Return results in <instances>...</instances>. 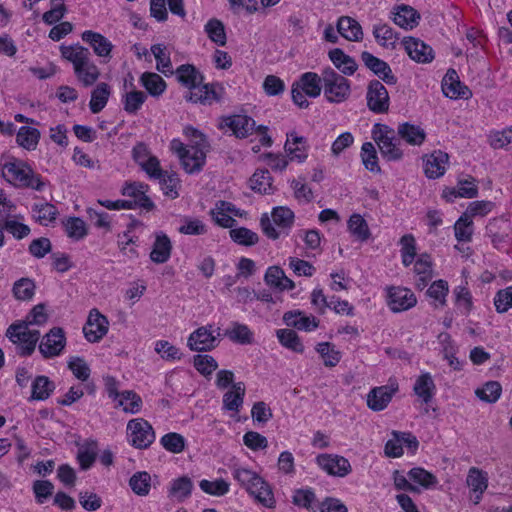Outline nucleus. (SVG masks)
Wrapping results in <instances>:
<instances>
[{
  "instance_id": "nucleus-64",
  "label": "nucleus",
  "mask_w": 512,
  "mask_h": 512,
  "mask_svg": "<svg viewBox=\"0 0 512 512\" xmlns=\"http://www.w3.org/2000/svg\"><path fill=\"white\" fill-rule=\"evenodd\" d=\"M494 306L498 313H505L512 308V286L500 289L494 297Z\"/></svg>"
},
{
  "instance_id": "nucleus-45",
  "label": "nucleus",
  "mask_w": 512,
  "mask_h": 512,
  "mask_svg": "<svg viewBox=\"0 0 512 512\" xmlns=\"http://www.w3.org/2000/svg\"><path fill=\"white\" fill-rule=\"evenodd\" d=\"M350 233L358 240L364 242L370 237V230L366 220L360 214H352L348 220Z\"/></svg>"
},
{
  "instance_id": "nucleus-24",
  "label": "nucleus",
  "mask_w": 512,
  "mask_h": 512,
  "mask_svg": "<svg viewBox=\"0 0 512 512\" xmlns=\"http://www.w3.org/2000/svg\"><path fill=\"white\" fill-rule=\"evenodd\" d=\"M246 388L243 382L234 383L223 395V409L238 413L243 406Z\"/></svg>"
},
{
  "instance_id": "nucleus-4",
  "label": "nucleus",
  "mask_w": 512,
  "mask_h": 512,
  "mask_svg": "<svg viewBox=\"0 0 512 512\" xmlns=\"http://www.w3.org/2000/svg\"><path fill=\"white\" fill-rule=\"evenodd\" d=\"M372 138L378 145L383 158L388 161H398L403 157L400 148V138L394 129L386 124L376 123L372 129Z\"/></svg>"
},
{
  "instance_id": "nucleus-20",
  "label": "nucleus",
  "mask_w": 512,
  "mask_h": 512,
  "mask_svg": "<svg viewBox=\"0 0 512 512\" xmlns=\"http://www.w3.org/2000/svg\"><path fill=\"white\" fill-rule=\"evenodd\" d=\"M403 45L409 57L418 63H430L434 59L432 47L417 38H404Z\"/></svg>"
},
{
  "instance_id": "nucleus-9",
  "label": "nucleus",
  "mask_w": 512,
  "mask_h": 512,
  "mask_svg": "<svg viewBox=\"0 0 512 512\" xmlns=\"http://www.w3.org/2000/svg\"><path fill=\"white\" fill-rule=\"evenodd\" d=\"M203 76L194 68V97L203 105H212L221 101L224 88L219 83L201 84Z\"/></svg>"
},
{
  "instance_id": "nucleus-60",
  "label": "nucleus",
  "mask_w": 512,
  "mask_h": 512,
  "mask_svg": "<svg viewBox=\"0 0 512 512\" xmlns=\"http://www.w3.org/2000/svg\"><path fill=\"white\" fill-rule=\"evenodd\" d=\"M316 351L321 355L326 367L336 366L340 359V352L335 350L334 346L329 342H321L316 346Z\"/></svg>"
},
{
  "instance_id": "nucleus-61",
  "label": "nucleus",
  "mask_w": 512,
  "mask_h": 512,
  "mask_svg": "<svg viewBox=\"0 0 512 512\" xmlns=\"http://www.w3.org/2000/svg\"><path fill=\"white\" fill-rule=\"evenodd\" d=\"M502 392V387L497 381H489L481 389L476 390V395L481 400L487 403L496 402Z\"/></svg>"
},
{
  "instance_id": "nucleus-8",
  "label": "nucleus",
  "mask_w": 512,
  "mask_h": 512,
  "mask_svg": "<svg viewBox=\"0 0 512 512\" xmlns=\"http://www.w3.org/2000/svg\"><path fill=\"white\" fill-rule=\"evenodd\" d=\"M130 444L138 449L149 447L155 440V432L148 421L142 418L132 419L127 424Z\"/></svg>"
},
{
  "instance_id": "nucleus-2",
  "label": "nucleus",
  "mask_w": 512,
  "mask_h": 512,
  "mask_svg": "<svg viewBox=\"0 0 512 512\" xmlns=\"http://www.w3.org/2000/svg\"><path fill=\"white\" fill-rule=\"evenodd\" d=\"M2 176L16 188L42 191L45 187L40 175L35 173L29 164L14 157L2 164Z\"/></svg>"
},
{
  "instance_id": "nucleus-56",
  "label": "nucleus",
  "mask_w": 512,
  "mask_h": 512,
  "mask_svg": "<svg viewBox=\"0 0 512 512\" xmlns=\"http://www.w3.org/2000/svg\"><path fill=\"white\" fill-rule=\"evenodd\" d=\"M231 239L242 246H253L258 243L259 237L257 233L246 227L231 228L229 231Z\"/></svg>"
},
{
  "instance_id": "nucleus-42",
  "label": "nucleus",
  "mask_w": 512,
  "mask_h": 512,
  "mask_svg": "<svg viewBox=\"0 0 512 512\" xmlns=\"http://www.w3.org/2000/svg\"><path fill=\"white\" fill-rule=\"evenodd\" d=\"M276 335L283 347L296 353L304 352V345L294 330L279 329L276 331Z\"/></svg>"
},
{
  "instance_id": "nucleus-6",
  "label": "nucleus",
  "mask_w": 512,
  "mask_h": 512,
  "mask_svg": "<svg viewBox=\"0 0 512 512\" xmlns=\"http://www.w3.org/2000/svg\"><path fill=\"white\" fill-rule=\"evenodd\" d=\"M6 337L17 345L18 353L21 356H29L35 350L40 332L37 329H31L27 323L19 322L8 327Z\"/></svg>"
},
{
  "instance_id": "nucleus-22",
  "label": "nucleus",
  "mask_w": 512,
  "mask_h": 512,
  "mask_svg": "<svg viewBox=\"0 0 512 512\" xmlns=\"http://www.w3.org/2000/svg\"><path fill=\"white\" fill-rule=\"evenodd\" d=\"M449 156L447 153L438 150L426 157L424 173L430 179H436L442 176L446 171V164Z\"/></svg>"
},
{
  "instance_id": "nucleus-13",
  "label": "nucleus",
  "mask_w": 512,
  "mask_h": 512,
  "mask_svg": "<svg viewBox=\"0 0 512 512\" xmlns=\"http://www.w3.org/2000/svg\"><path fill=\"white\" fill-rule=\"evenodd\" d=\"M109 321L97 309H92L88 315L86 324L83 327L85 338L95 343L100 341L108 332Z\"/></svg>"
},
{
  "instance_id": "nucleus-16",
  "label": "nucleus",
  "mask_w": 512,
  "mask_h": 512,
  "mask_svg": "<svg viewBox=\"0 0 512 512\" xmlns=\"http://www.w3.org/2000/svg\"><path fill=\"white\" fill-rule=\"evenodd\" d=\"M442 91L450 99H469L472 96L471 90L460 82L455 69H448L442 79Z\"/></svg>"
},
{
  "instance_id": "nucleus-53",
  "label": "nucleus",
  "mask_w": 512,
  "mask_h": 512,
  "mask_svg": "<svg viewBox=\"0 0 512 512\" xmlns=\"http://www.w3.org/2000/svg\"><path fill=\"white\" fill-rule=\"evenodd\" d=\"M373 35L378 44H380L381 46L394 48L397 36L394 30L389 25H374Z\"/></svg>"
},
{
  "instance_id": "nucleus-58",
  "label": "nucleus",
  "mask_w": 512,
  "mask_h": 512,
  "mask_svg": "<svg viewBox=\"0 0 512 512\" xmlns=\"http://www.w3.org/2000/svg\"><path fill=\"white\" fill-rule=\"evenodd\" d=\"M401 257L404 266H410L416 256V241L412 234H405L400 239Z\"/></svg>"
},
{
  "instance_id": "nucleus-18",
  "label": "nucleus",
  "mask_w": 512,
  "mask_h": 512,
  "mask_svg": "<svg viewBox=\"0 0 512 512\" xmlns=\"http://www.w3.org/2000/svg\"><path fill=\"white\" fill-rule=\"evenodd\" d=\"M397 391V383L375 387L367 394V406L373 411H382L388 406Z\"/></svg>"
},
{
  "instance_id": "nucleus-19",
  "label": "nucleus",
  "mask_w": 512,
  "mask_h": 512,
  "mask_svg": "<svg viewBox=\"0 0 512 512\" xmlns=\"http://www.w3.org/2000/svg\"><path fill=\"white\" fill-rule=\"evenodd\" d=\"M361 60L364 65L388 85H395L397 78L390 66L385 61L375 57L368 51L361 53Z\"/></svg>"
},
{
  "instance_id": "nucleus-51",
  "label": "nucleus",
  "mask_w": 512,
  "mask_h": 512,
  "mask_svg": "<svg viewBox=\"0 0 512 512\" xmlns=\"http://www.w3.org/2000/svg\"><path fill=\"white\" fill-rule=\"evenodd\" d=\"M361 159L365 168L373 173H380L376 149L371 142L363 143L361 147Z\"/></svg>"
},
{
  "instance_id": "nucleus-11",
  "label": "nucleus",
  "mask_w": 512,
  "mask_h": 512,
  "mask_svg": "<svg viewBox=\"0 0 512 512\" xmlns=\"http://www.w3.org/2000/svg\"><path fill=\"white\" fill-rule=\"evenodd\" d=\"M149 186L142 182L126 183L121 193L123 196L132 198L128 200L131 203V209L142 208L146 211H151L154 208V203L147 195Z\"/></svg>"
},
{
  "instance_id": "nucleus-52",
  "label": "nucleus",
  "mask_w": 512,
  "mask_h": 512,
  "mask_svg": "<svg viewBox=\"0 0 512 512\" xmlns=\"http://www.w3.org/2000/svg\"><path fill=\"white\" fill-rule=\"evenodd\" d=\"M455 237L459 242L471 241L473 234V221L464 213L454 224Z\"/></svg>"
},
{
  "instance_id": "nucleus-55",
  "label": "nucleus",
  "mask_w": 512,
  "mask_h": 512,
  "mask_svg": "<svg viewBox=\"0 0 512 512\" xmlns=\"http://www.w3.org/2000/svg\"><path fill=\"white\" fill-rule=\"evenodd\" d=\"M455 305L462 315H469L473 308L472 295L465 286H457L454 291Z\"/></svg>"
},
{
  "instance_id": "nucleus-21",
  "label": "nucleus",
  "mask_w": 512,
  "mask_h": 512,
  "mask_svg": "<svg viewBox=\"0 0 512 512\" xmlns=\"http://www.w3.org/2000/svg\"><path fill=\"white\" fill-rule=\"evenodd\" d=\"M225 126L229 127L237 138H246L256 130V122L247 115H232L224 119Z\"/></svg>"
},
{
  "instance_id": "nucleus-3",
  "label": "nucleus",
  "mask_w": 512,
  "mask_h": 512,
  "mask_svg": "<svg viewBox=\"0 0 512 512\" xmlns=\"http://www.w3.org/2000/svg\"><path fill=\"white\" fill-rule=\"evenodd\" d=\"M322 89L323 72L321 75L315 72H305L292 84V100L299 108L306 109L310 105L306 97L317 98L320 96Z\"/></svg>"
},
{
  "instance_id": "nucleus-46",
  "label": "nucleus",
  "mask_w": 512,
  "mask_h": 512,
  "mask_svg": "<svg viewBox=\"0 0 512 512\" xmlns=\"http://www.w3.org/2000/svg\"><path fill=\"white\" fill-rule=\"evenodd\" d=\"M208 38L219 46H224L227 41L225 27L218 19H210L204 26Z\"/></svg>"
},
{
  "instance_id": "nucleus-43",
  "label": "nucleus",
  "mask_w": 512,
  "mask_h": 512,
  "mask_svg": "<svg viewBox=\"0 0 512 512\" xmlns=\"http://www.w3.org/2000/svg\"><path fill=\"white\" fill-rule=\"evenodd\" d=\"M170 150L179 159L180 164L187 173H192L191 160L189 146L178 138L173 139L170 142Z\"/></svg>"
},
{
  "instance_id": "nucleus-63",
  "label": "nucleus",
  "mask_w": 512,
  "mask_h": 512,
  "mask_svg": "<svg viewBox=\"0 0 512 512\" xmlns=\"http://www.w3.org/2000/svg\"><path fill=\"white\" fill-rule=\"evenodd\" d=\"M192 490V482L189 477L183 476L175 479L170 488V494L179 501L186 499Z\"/></svg>"
},
{
  "instance_id": "nucleus-17",
  "label": "nucleus",
  "mask_w": 512,
  "mask_h": 512,
  "mask_svg": "<svg viewBox=\"0 0 512 512\" xmlns=\"http://www.w3.org/2000/svg\"><path fill=\"white\" fill-rule=\"evenodd\" d=\"M81 39L89 44L95 55L102 59V63H107L112 58L113 44L111 41L98 32L86 30L82 33Z\"/></svg>"
},
{
  "instance_id": "nucleus-30",
  "label": "nucleus",
  "mask_w": 512,
  "mask_h": 512,
  "mask_svg": "<svg viewBox=\"0 0 512 512\" xmlns=\"http://www.w3.org/2000/svg\"><path fill=\"white\" fill-rule=\"evenodd\" d=\"M329 59L344 75H353L358 68L356 61L340 48L329 51Z\"/></svg>"
},
{
  "instance_id": "nucleus-36",
  "label": "nucleus",
  "mask_w": 512,
  "mask_h": 512,
  "mask_svg": "<svg viewBox=\"0 0 512 512\" xmlns=\"http://www.w3.org/2000/svg\"><path fill=\"white\" fill-rule=\"evenodd\" d=\"M283 319L288 326L303 331H313L319 324V321L314 316H305L301 312H286Z\"/></svg>"
},
{
  "instance_id": "nucleus-59",
  "label": "nucleus",
  "mask_w": 512,
  "mask_h": 512,
  "mask_svg": "<svg viewBox=\"0 0 512 512\" xmlns=\"http://www.w3.org/2000/svg\"><path fill=\"white\" fill-rule=\"evenodd\" d=\"M407 475L412 482L426 489L435 486L438 482L436 476L421 467L412 468Z\"/></svg>"
},
{
  "instance_id": "nucleus-47",
  "label": "nucleus",
  "mask_w": 512,
  "mask_h": 512,
  "mask_svg": "<svg viewBox=\"0 0 512 512\" xmlns=\"http://www.w3.org/2000/svg\"><path fill=\"white\" fill-rule=\"evenodd\" d=\"M146 99L147 96L144 92L132 89L122 97L123 108L129 114H136Z\"/></svg>"
},
{
  "instance_id": "nucleus-37",
  "label": "nucleus",
  "mask_w": 512,
  "mask_h": 512,
  "mask_svg": "<svg viewBox=\"0 0 512 512\" xmlns=\"http://www.w3.org/2000/svg\"><path fill=\"white\" fill-rule=\"evenodd\" d=\"M466 482L473 492L477 493L475 504H478L481 499V495L488 486L487 474L478 468L472 467L469 469Z\"/></svg>"
},
{
  "instance_id": "nucleus-31",
  "label": "nucleus",
  "mask_w": 512,
  "mask_h": 512,
  "mask_svg": "<svg viewBox=\"0 0 512 512\" xmlns=\"http://www.w3.org/2000/svg\"><path fill=\"white\" fill-rule=\"evenodd\" d=\"M264 280L267 285L275 287L280 291L292 290L295 286L294 282L289 279L278 266L269 267L265 273Z\"/></svg>"
},
{
  "instance_id": "nucleus-28",
  "label": "nucleus",
  "mask_w": 512,
  "mask_h": 512,
  "mask_svg": "<svg viewBox=\"0 0 512 512\" xmlns=\"http://www.w3.org/2000/svg\"><path fill=\"white\" fill-rule=\"evenodd\" d=\"M337 31L348 41H361L363 39V31L361 25L355 19L349 16H342L337 22Z\"/></svg>"
},
{
  "instance_id": "nucleus-44",
  "label": "nucleus",
  "mask_w": 512,
  "mask_h": 512,
  "mask_svg": "<svg viewBox=\"0 0 512 512\" xmlns=\"http://www.w3.org/2000/svg\"><path fill=\"white\" fill-rule=\"evenodd\" d=\"M131 490L138 496H146L151 489V477L145 471L134 473L129 479Z\"/></svg>"
},
{
  "instance_id": "nucleus-26",
  "label": "nucleus",
  "mask_w": 512,
  "mask_h": 512,
  "mask_svg": "<svg viewBox=\"0 0 512 512\" xmlns=\"http://www.w3.org/2000/svg\"><path fill=\"white\" fill-rule=\"evenodd\" d=\"M414 393L425 404H429L436 392V385L430 373L424 372L417 377L413 386Z\"/></svg>"
},
{
  "instance_id": "nucleus-29",
  "label": "nucleus",
  "mask_w": 512,
  "mask_h": 512,
  "mask_svg": "<svg viewBox=\"0 0 512 512\" xmlns=\"http://www.w3.org/2000/svg\"><path fill=\"white\" fill-rule=\"evenodd\" d=\"M171 242L166 234L158 232L150 253V259L157 264L165 263L171 254Z\"/></svg>"
},
{
  "instance_id": "nucleus-1",
  "label": "nucleus",
  "mask_w": 512,
  "mask_h": 512,
  "mask_svg": "<svg viewBox=\"0 0 512 512\" xmlns=\"http://www.w3.org/2000/svg\"><path fill=\"white\" fill-rule=\"evenodd\" d=\"M60 53L64 60L72 64L75 77L82 86L90 87L98 81L101 72L88 48L80 44H62Z\"/></svg>"
},
{
  "instance_id": "nucleus-32",
  "label": "nucleus",
  "mask_w": 512,
  "mask_h": 512,
  "mask_svg": "<svg viewBox=\"0 0 512 512\" xmlns=\"http://www.w3.org/2000/svg\"><path fill=\"white\" fill-rule=\"evenodd\" d=\"M284 147L285 151L289 155H292V160L296 159L299 162H303L307 158L306 139L297 135L296 132L287 134V140Z\"/></svg>"
},
{
  "instance_id": "nucleus-34",
  "label": "nucleus",
  "mask_w": 512,
  "mask_h": 512,
  "mask_svg": "<svg viewBox=\"0 0 512 512\" xmlns=\"http://www.w3.org/2000/svg\"><path fill=\"white\" fill-rule=\"evenodd\" d=\"M260 482L261 483L255 482V486L248 489L247 492L261 505L267 508H274L275 498L270 485L261 476Z\"/></svg>"
},
{
  "instance_id": "nucleus-41",
  "label": "nucleus",
  "mask_w": 512,
  "mask_h": 512,
  "mask_svg": "<svg viewBox=\"0 0 512 512\" xmlns=\"http://www.w3.org/2000/svg\"><path fill=\"white\" fill-rule=\"evenodd\" d=\"M40 132L36 128L22 126L17 132L16 142L26 150H35L39 142Z\"/></svg>"
},
{
  "instance_id": "nucleus-14",
  "label": "nucleus",
  "mask_w": 512,
  "mask_h": 512,
  "mask_svg": "<svg viewBox=\"0 0 512 512\" xmlns=\"http://www.w3.org/2000/svg\"><path fill=\"white\" fill-rule=\"evenodd\" d=\"M316 463L328 475L335 477H345L352 470L349 461L339 455L320 454L316 457Z\"/></svg>"
},
{
  "instance_id": "nucleus-48",
  "label": "nucleus",
  "mask_w": 512,
  "mask_h": 512,
  "mask_svg": "<svg viewBox=\"0 0 512 512\" xmlns=\"http://www.w3.org/2000/svg\"><path fill=\"white\" fill-rule=\"evenodd\" d=\"M126 413L136 414L141 410L142 399L135 392L126 390L116 400Z\"/></svg>"
},
{
  "instance_id": "nucleus-50",
  "label": "nucleus",
  "mask_w": 512,
  "mask_h": 512,
  "mask_svg": "<svg viewBox=\"0 0 512 512\" xmlns=\"http://www.w3.org/2000/svg\"><path fill=\"white\" fill-rule=\"evenodd\" d=\"M194 368L206 379H210L218 368L217 361L208 354L194 355Z\"/></svg>"
},
{
  "instance_id": "nucleus-62",
  "label": "nucleus",
  "mask_w": 512,
  "mask_h": 512,
  "mask_svg": "<svg viewBox=\"0 0 512 512\" xmlns=\"http://www.w3.org/2000/svg\"><path fill=\"white\" fill-rule=\"evenodd\" d=\"M35 293V284L29 278H21L14 283L13 294L18 300L32 299Z\"/></svg>"
},
{
  "instance_id": "nucleus-27",
  "label": "nucleus",
  "mask_w": 512,
  "mask_h": 512,
  "mask_svg": "<svg viewBox=\"0 0 512 512\" xmlns=\"http://www.w3.org/2000/svg\"><path fill=\"white\" fill-rule=\"evenodd\" d=\"M211 151V144L202 132L194 129V172L200 171L206 162V156Z\"/></svg>"
},
{
  "instance_id": "nucleus-7",
  "label": "nucleus",
  "mask_w": 512,
  "mask_h": 512,
  "mask_svg": "<svg viewBox=\"0 0 512 512\" xmlns=\"http://www.w3.org/2000/svg\"><path fill=\"white\" fill-rule=\"evenodd\" d=\"M271 217L272 219L267 214L262 215L260 225L268 238L276 240L279 238L280 233L275 226L280 229H289L294 222V213L288 207L278 206L272 210Z\"/></svg>"
},
{
  "instance_id": "nucleus-57",
  "label": "nucleus",
  "mask_w": 512,
  "mask_h": 512,
  "mask_svg": "<svg viewBox=\"0 0 512 512\" xmlns=\"http://www.w3.org/2000/svg\"><path fill=\"white\" fill-rule=\"evenodd\" d=\"M232 475L234 479L242 486L246 491L248 489L253 488L256 483L260 482V475H258L256 472L244 468V467H237L233 469Z\"/></svg>"
},
{
  "instance_id": "nucleus-54",
  "label": "nucleus",
  "mask_w": 512,
  "mask_h": 512,
  "mask_svg": "<svg viewBox=\"0 0 512 512\" xmlns=\"http://www.w3.org/2000/svg\"><path fill=\"white\" fill-rule=\"evenodd\" d=\"M271 181L272 178L268 170H256L250 178V188L261 194H267L271 189Z\"/></svg>"
},
{
  "instance_id": "nucleus-40",
  "label": "nucleus",
  "mask_w": 512,
  "mask_h": 512,
  "mask_svg": "<svg viewBox=\"0 0 512 512\" xmlns=\"http://www.w3.org/2000/svg\"><path fill=\"white\" fill-rule=\"evenodd\" d=\"M142 86L154 97L160 96L166 89V83L157 73L145 72L140 77Z\"/></svg>"
},
{
  "instance_id": "nucleus-12",
  "label": "nucleus",
  "mask_w": 512,
  "mask_h": 512,
  "mask_svg": "<svg viewBox=\"0 0 512 512\" xmlns=\"http://www.w3.org/2000/svg\"><path fill=\"white\" fill-rule=\"evenodd\" d=\"M367 106L374 113H386L389 109V94L379 80L370 81L366 94Z\"/></svg>"
},
{
  "instance_id": "nucleus-5",
  "label": "nucleus",
  "mask_w": 512,
  "mask_h": 512,
  "mask_svg": "<svg viewBox=\"0 0 512 512\" xmlns=\"http://www.w3.org/2000/svg\"><path fill=\"white\" fill-rule=\"evenodd\" d=\"M323 91L326 100L330 103H342L350 94V82L333 68L323 69Z\"/></svg>"
},
{
  "instance_id": "nucleus-33",
  "label": "nucleus",
  "mask_w": 512,
  "mask_h": 512,
  "mask_svg": "<svg viewBox=\"0 0 512 512\" xmlns=\"http://www.w3.org/2000/svg\"><path fill=\"white\" fill-rule=\"evenodd\" d=\"M110 95L111 87L105 82L98 83L91 92V99L89 102L91 112L93 114L101 112L105 108Z\"/></svg>"
},
{
  "instance_id": "nucleus-23",
  "label": "nucleus",
  "mask_w": 512,
  "mask_h": 512,
  "mask_svg": "<svg viewBox=\"0 0 512 512\" xmlns=\"http://www.w3.org/2000/svg\"><path fill=\"white\" fill-rule=\"evenodd\" d=\"M397 135L407 144L412 146H421L426 139V132L418 125L404 122L397 127Z\"/></svg>"
},
{
  "instance_id": "nucleus-49",
  "label": "nucleus",
  "mask_w": 512,
  "mask_h": 512,
  "mask_svg": "<svg viewBox=\"0 0 512 512\" xmlns=\"http://www.w3.org/2000/svg\"><path fill=\"white\" fill-rule=\"evenodd\" d=\"M199 487L208 495L221 497L229 492L230 484L222 478L213 481L203 479L199 482Z\"/></svg>"
},
{
  "instance_id": "nucleus-10",
  "label": "nucleus",
  "mask_w": 512,
  "mask_h": 512,
  "mask_svg": "<svg viewBox=\"0 0 512 512\" xmlns=\"http://www.w3.org/2000/svg\"><path fill=\"white\" fill-rule=\"evenodd\" d=\"M66 345L65 332L60 327H53L46 333L40 343L39 352L45 359L59 356Z\"/></svg>"
},
{
  "instance_id": "nucleus-35",
  "label": "nucleus",
  "mask_w": 512,
  "mask_h": 512,
  "mask_svg": "<svg viewBox=\"0 0 512 512\" xmlns=\"http://www.w3.org/2000/svg\"><path fill=\"white\" fill-rule=\"evenodd\" d=\"M217 344L218 340L213 335L212 326L200 327L194 331V351H208Z\"/></svg>"
},
{
  "instance_id": "nucleus-25",
  "label": "nucleus",
  "mask_w": 512,
  "mask_h": 512,
  "mask_svg": "<svg viewBox=\"0 0 512 512\" xmlns=\"http://www.w3.org/2000/svg\"><path fill=\"white\" fill-rule=\"evenodd\" d=\"M420 19L419 13L409 5H400L393 12L392 20L399 27L410 30L418 25Z\"/></svg>"
},
{
  "instance_id": "nucleus-38",
  "label": "nucleus",
  "mask_w": 512,
  "mask_h": 512,
  "mask_svg": "<svg viewBox=\"0 0 512 512\" xmlns=\"http://www.w3.org/2000/svg\"><path fill=\"white\" fill-rule=\"evenodd\" d=\"M57 208L48 202H36L32 206V217L41 225L47 226L56 219Z\"/></svg>"
},
{
  "instance_id": "nucleus-15",
  "label": "nucleus",
  "mask_w": 512,
  "mask_h": 512,
  "mask_svg": "<svg viewBox=\"0 0 512 512\" xmlns=\"http://www.w3.org/2000/svg\"><path fill=\"white\" fill-rule=\"evenodd\" d=\"M417 303L414 293L403 287H387V304L393 312L406 311Z\"/></svg>"
},
{
  "instance_id": "nucleus-39",
  "label": "nucleus",
  "mask_w": 512,
  "mask_h": 512,
  "mask_svg": "<svg viewBox=\"0 0 512 512\" xmlns=\"http://www.w3.org/2000/svg\"><path fill=\"white\" fill-rule=\"evenodd\" d=\"M31 400H46L55 389V385L47 376H37L31 385Z\"/></svg>"
}]
</instances>
